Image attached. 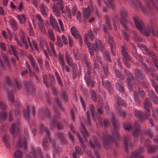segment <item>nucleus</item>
<instances>
[{"label": "nucleus", "instance_id": "c85d7f7f", "mask_svg": "<svg viewBox=\"0 0 158 158\" xmlns=\"http://www.w3.org/2000/svg\"><path fill=\"white\" fill-rule=\"evenodd\" d=\"M40 151L39 150L35 151L34 150H32V152H30V155L27 158H36L38 155H39Z\"/></svg>", "mask_w": 158, "mask_h": 158}, {"label": "nucleus", "instance_id": "20e7f679", "mask_svg": "<svg viewBox=\"0 0 158 158\" xmlns=\"http://www.w3.org/2000/svg\"><path fill=\"white\" fill-rule=\"evenodd\" d=\"M134 74L137 80H145V75L141 69L136 68L134 69Z\"/></svg>", "mask_w": 158, "mask_h": 158}, {"label": "nucleus", "instance_id": "b1692460", "mask_svg": "<svg viewBox=\"0 0 158 158\" xmlns=\"http://www.w3.org/2000/svg\"><path fill=\"white\" fill-rule=\"evenodd\" d=\"M141 64L142 67L144 69V71L145 73L148 76L149 75V73L151 72V69L147 64L143 61L141 62Z\"/></svg>", "mask_w": 158, "mask_h": 158}, {"label": "nucleus", "instance_id": "dca6fc26", "mask_svg": "<svg viewBox=\"0 0 158 158\" xmlns=\"http://www.w3.org/2000/svg\"><path fill=\"white\" fill-rule=\"evenodd\" d=\"M143 150V148L141 147L137 151L133 152L130 158H144L143 156H139V154L142 153Z\"/></svg>", "mask_w": 158, "mask_h": 158}, {"label": "nucleus", "instance_id": "f03ea898", "mask_svg": "<svg viewBox=\"0 0 158 158\" xmlns=\"http://www.w3.org/2000/svg\"><path fill=\"white\" fill-rule=\"evenodd\" d=\"M93 51L94 50L96 53L98 52L99 49L102 52H103L104 49L103 44L101 41L98 39L95 40V44L93 45Z\"/></svg>", "mask_w": 158, "mask_h": 158}, {"label": "nucleus", "instance_id": "a211bd4d", "mask_svg": "<svg viewBox=\"0 0 158 158\" xmlns=\"http://www.w3.org/2000/svg\"><path fill=\"white\" fill-rule=\"evenodd\" d=\"M104 87L107 90L110 94H113L114 88L110 81L108 80L106 81L104 85Z\"/></svg>", "mask_w": 158, "mask_h": 158}, {"label": "nucleus", "instance_id": "680f3d73", "mask_svg": "<svg viewBox=\"0 0 158 158\" xmlns=\"http://www.w3.org/2000/svg\"><path fill=\"white\" fill-rule=\"evenodd\" d=\"M136 48L135 46H133L132 47L133 50H132V55L136 59H137L138 53L136 50Z\"/></svg>", "mask_w": 158, "mask_h": 158}, {"label": "nucleus", "instance_id": "13d9d810", "mask_svg": "<svg viewBox=\"0 0 158 158\" xmlns=\"http://www.w3.org/2000/svg\"><path fill=\"white\" fill-rule=\"evenodd\" d=\"M49 44L50 47L51 48V49L53 52V56L55 57H57V55L56 53L55 50V49L54 45L51 42H50L49 43Z\"/></svg>", "mask_w": 158, "mask_h": 158}, {"label": "nucleus", "instance_id": "e2e57ef3", "mask_svg": "<svg viewBox=\"0 0 158 158\" xmlns=\"http://www.w3.org/2000/svg\"><path fill=\"white\" fill-rule=\"evenodd\" d=\"M134 40L135 41H141L142 40V38L139 36L136 33H134L133 36Z\"/></svg>", "mask_w": 158, "mask_h": 158}, {"label": "nucleus", "instance_id": "79ce46f5", "mask_svg": "<svg viewBox=\"0 0 158 158\" xmlns=\"http://www.w3.org/2000/svg\"><path fill=\"white\" fill-rule=\"evenodd\" d=\"M81 126L82 127L81 130V132L86 137L87 136H88L89 135V134L88 133L87 131L86 130L84 124L83 123H81Z\"/></svg>", "mask_w": 158, "mask_h": 158}, {"label": "nucleus", "instance_id": "473e14b6", "mask_svg": "<svg viewBox=\"0 0 158 158\" xmlns=\"http://www.w3.org/2000/svg\"><path fill=\"white\" fill-rule=\"evenodd\" d=\"M40 8L41 13L44 16H47L48 15L46 13V10L48 9L47 7L43 3H42Z\"/></svg>", "mask_w": 158, "mask_h": 158}, {"label": "nucleus", "instance_id": "cd10ccee", "mask_svg": "<svg viewBox=\"0 0 158 158\" xmlns=\"http://www.w3.org/2000/svg\"><path fill=\"white\" fill-rule=\"evenodd\" d=\"M148 143V144L147 145L148 150V152L150 153H152L154 152L155 150V147L154 146H151V141L148 140V141L146 142L145 144Z\"/></svg>", "mask_w": 158, "mask_h": 158}, {"label": "nucleus", "instance_id": "49530a36", "mask_svg": "<svg viewBox=\"0 0 158 158\" xmlns=\"http://www.w3.org/2000/svg\"><path fill=\"white\" fill-rule=\"evenodd\" d=\"M6 118V113L3 111L0 112V122L4 121Z\"/></svg>", "mask_w": 158, "mask_h": 158}, {"label": "nucleus", "instance_id": "864d4df0", "mask_svg": "<svg viewBox=\"0 0 158 158\" xmlns=\"http://www.w3.org/2000/svg\"><path fill=\"white\" fill-rule=\"evenodd\" d=\"M70 55L67 52L65 53V58L67 60V63L69 65L71 64V60H72V57H70Z\"/></svg>", "mask_w": 158, "mask_h": 158}, {"label": "nucleus", "instance_id": "4468645a", "mask_svg": "<svg viewBox=\"0 0 158 158\" xmlns=\"http://www.w3.org/2000/svg\"><path fill=\"white\" fill-rule=\"evenodd\" d=\"M133 19L136 27L139 31L141 30L144 27V25L142 21L138 20L137 17H133Z\"/></svg>", "mask_w": 158, "mask_h": 158}, {"label": "nucleus", "instance_id": "e433bc0d", "mask_svg": "<svg viewBox=\"0 0 158 158\" xmlns=\"http://www.w3.org/2000/svg\"><path fill=\"white\" fill-rule=\"evenodd\" d=\"M114 72L115 73V75L117 77L119 78L122 80H124L125 79L124 77L122 75L121 73L118 69H114Z\"/></svg>", "mask_w": 158, "mask_h": 158}, {"label": "nucleus", "instance_id": "ea45409f", "mask_svg": "<svg viewBox=\"0 0 158 158\" xmlns=\"http://www.w3.org/2000/svg\"><path fill=\"white\" fill-rule=\"evenodd\" d=\"M4 142L6 144V146L8 148H10V141L9 140V137L7 135H4L3 137Z\"/></svg>", "mask_w": 158, "mask_h": 158}, {"label": "nucleus", "instance_id": "37998d69", "mask_svg": "<svg viewBox=\"0 0 158 158\" xmlns=\"http://www.w3.org/2000/svg\"><path fill=\"white\" fill-rule=\"evenodd\" d=\"M146 53L147 55L151 57L154 60H156V57L155 56V55L152 50H148L146 52Z\"/></svg>", "mask_w": 158, "mask_h": 158}, {"label": "nucleus", "instance_id": "2eb2a0df", "mask_svg": "<svg viewBox=\"0 0 158 158\" xmlns=\"http://www.w3.org/2000/svg\"><path fill=\"white\" fill-rule=\"evenodd\" d=\"M84 79L87 85L91 89L95 87V82L93 79H92L91 77H84Z\"/></svg>", "mask_w": 158, "mask_h": 158}, {"label": "nucleus", "instance_id": "6e6552de", "mask_svg": "<svg viewBox=\"0 0 158 158\" xmlns=\"http://www.w3.org/2000/svg\"><path fill=\"white\" fill-rule=\"evenodd\" d=\"M121 53L124 60H131V57L130 55L128 52V49L126 46H122L121 47Z\"/></svg>", "mask_w": 158, "mask_h": 158}, {"label": "nucleus", "instance_id": "09e8293b", "mask_svg": "<svg viewBox=\"0 0 158 158\" xmlns=\"http://www.w3.org/2000/svg\"><path fill=\"white\" fill-rule=\"evenodd\" d=\"M84 15L86 19H88L90 15V10L89 8H86L84 10Z\"/></svg>", "mask_w": 158, "mask_h": 158}, {"label": "nucleus", "instance_id": "338daca9", "mask_svg": "<svg viewBox=\"0 0 158 158\" xmlns=\"http://www.w3.org/2000/svg\"><path fill=\"white\" fill-rule=\"evenodd\" d=\"M73 71H72V73H73V78L75 79L77 76V68L76 67H73Z\"/></svg>", "mask_w": 158, "mask_h": 158}, {"label": "nucleus", "instance_id": "a18cd8bd", "mask_svg": "<svg viewBox=\"0 0 158 158\" xmlns=\"http://www.w3.org/2000/svg\"><path fill=\"white\" fill-rule=\"evenodd\" d=\"M102 66L103 69V72L104 76L105 77H107L109 73L108 68L107 65H105L104 66L102 65Z\"/></svg>", "mask_w": 158, "mask_h": 158}, {"label": "nucleus", "instance_id": "6e6d98bb", "mask_svg": "<svg viewBox=\"0 0 158 158\" xmlns=\"http://www.w3.org/2000/svg\"><path fill=\"white\" fill-rule=\"evenodd\" d=\"M138 90L140 97L142 98H144L145 94L144 91L142 88L139 87L138 88Z\"/></svg>", "mask_w": 158, "mask_h": 158}, {"label": "nucleus", "instance_id": "4be33fe9", "mask_svg": "<svg viewBox=\"0 0 158 158\" xmlns=\"http://www.w3.org/2000/svg\"><path fill=\"white\" fill-rule=\"evenodd\" d=\"M16 18L18 19L20 24H22L25 23L26 17L24 14L18 15L16 16Z\"/></svg>", "mask_w": 158, "mask_h": 158}, {"label": "nucleus", "instance_id": "5fc2aeb1", "mask_svg": "<svg viewBox=\"0 0 158 158\" xmlns=\"http://www.w3.org/2000/svg\"><path fill=\"white\" fill-rule=\"evenodd\" d=\"M87 72L85 74L84 77H90L92 71L91 67H87Z\"/></svg>", "mask_w": 158, "mask_h": 158}, {"label": "nucleus", "instance_id": "7ed1b4c3", "mask_svg": "<svg viewBox=\"0 0 158 158\" xmlns=\"http://www.w3.org/2000/svg\"><path fill=\"white\" fill-rule=\"evenodd\" d=\"M36 18L39 21L38 25L40 31L43 33L46 34V31L44 25V21L41 16L40 14H37Z\"/></svg>", "mask_w": 158, "mask_h": 158}, {"label": "nucleus", "instance_id": "5701e85b", "mask_svg": "<svg viewBox=\"0 0 158 158\" xmlns=\"http://www.w3.org/2000/svg\"><path fill=\"white\" fill-rule=\"evenodd\" d=\"M139 31L141 32L144 35L147 37L149 35V31H150V32H152V34H154L152 29L149 27H148V29H146L143 27Z\"/></svg>", "mask_w": 158, "mask_h": 158}, {"label": "nucleus", "instance_id": "c756f323", "mask_svg": "<svg viewBox=\"0 0 158 158\" xmlns=\"http://www.w3.org/2000/svg\"><path fill=\"white\" fill-rule=\"evenodd\" d=\"M89 89L90 91V94L91 96V98L92 99L93 101L94 102H96V96L97 95V93L92 89L89 88Z\"/></svg>", "mask_w": 158, "mask_h": 158}, {"label": "nucleus", "instance_id": "9b49d317", "mask_svg": "<svg viewBox=\"0 0 158 158\" xmlns=\"http://www.w3.org/2000/svg\"><path fill=\"white\" fill-rule=\"evenodd\" d=\"M88 35L87 34H85L84 36V41L85 42L87 45L88 48V50L91 56H92L94 55L93 49V45L89 41L88 39Z\"/></svg>", "mask_w": 158, "mask_h": 158}, {"label": "nucleus", "instance_id": "de8ad7c7", "mask_svg": "<svg viewBox=\"0 0 158 158\" xmlns=\"http://www.w3.org/2000/svg\"><path fill=\"white\" fill-rule=\"evenodd\" d=\"M27 25L29 28V35L31 36H33L35 34L34 30L32 27L31 24L29 21L27 22Z\"/></svg>", "mask_w": 158, "mask_h": 158}, {"label": "nucleus", "instance_id": "7c9ffc66", "mask_svg": "<svg viewBox=\"0 0 158 158\" xmlns=\"http://www.w3.org/2000/svg\"><path fill=\"white\" fill-rule=\"evenodd\" d=\"M123 141L124 145L126 147V151H127L128 147V145L129 143H130L129 146L130 148H132L133 145L131 143H130V141L129 139L128 138H126V137H125Z\"/></svg>", "mask_w": 158, "mask_h": 158}, {"label": "nucleus", "instance_id": "58836bf2", "mask_svg": "<svg viewBox=\"0 0 158 158\" xmlns=\"http://www.w3.org/2000/svg\"><path fill=\"white\" fill-rule=\"evenodd\" d=\"M89 109L93 119L94 120H96L95 114L94 113L95 108L94 106L92 104H90L89 105Z\"/></svg>", "mask_w": 158, "mask_h": 158}, {"label": "nucleus", "instance_id": "0eeeda50", "mask_svg": "<svg viewBox=\"0 0 158 158\" xmlns=\"http://www.w3.org/2000/svg\"><path fill=\"white\" fill-rule=\"evenodd\" d=\"M49 22L53 28L55 29L57 32H60V28L58 25L56 20L53 17L52 14H51L50 16Z\"/></svg>", "mask_w": 158, "mask_h": 158}, {"label": "nucleus", "instance_id": "c9c22d12", "mask_svg": "<svg viewBox=\"0 0 158 158\" xmlns=\"http://www.w3.org/2000/svg\"><path fill=\"white\" fill-rule=\"evenodd\" d=\"M61 94H60L61 98L67 102L68 101L67 92L66 90L61 91Z\"/></svg>", "mask_w": 158, "mask_h": 158}, {"label": "nucleus", "instance_id": "f257e3e1", "mask_svg": "<svg viewBox=\"0 0 158 158\" xmlns=\"http://www.w3.org/2000/svg\"><path fill=\"white\" fill-rule=\"evenodd\" d=\"M103 146L106 149L110 148L112 143L115 142V140L112 136L107 134H103Z\"/></svg>", "mask_w": 158, "mask_h": 158}, {"label": "nucleus", "instance_id": "2f4dec72", "mask_svg": "<svg viewBox=\"0 0 158 158\" xmlns=\"http://www.w3.org/2000/svg\"><path fill=\"white\" fill-rule=\"evenodd\" d=\"M6 90L7 95V99L9 101H10L11 103H13L14 102V97L12 91L10 92L8 90Z\"/></svg>", "mask_w": 158, "mask_h": 158}, {"label": "nucleus", "instance_id": "052dcab7", "mask_svg": "<svg viewBox=\"0 0 158 158\" xmlns=\"http://www.w3.org/2000/svg\"><path fill=\"white\" fill-rule=\"evenodd\" d=\"M120 14L124 21L125 22L126 21V19L127 17V15L124 10H121L120 11Z\"/></svg>", "mask_w": 158, "mask_h": 158}, {"label": "nucleus", "instance_id": "0e129e2a", "mask_svg": "<svg viewBox=\"0 0 158 158\" xmlns=\"http://www.w3.org/2000/svg\"><path fill=\"white\" fill-rule=\"evenodd\" d=\"M60 53L59 54V60L60 61V64L62 65H64L65 64V63L64 61L63 57L62 56V54H61L60 52Z\"/></svg>", "mask_w": 158, "mask_h": 158}, {"label": "nucleus", "instance_id": "423d86ee", "mask_svg": "<svg viewBox=\"0 0 158 158\" xmlns=\"http://www.w3.org/2000/svg\"><path fill=\"white\" fill-rule=\"evenodd\" d=\"M143 107L146 112L150 114L151 109L152 107V103L148 98H146L143 103Z\"/></svg>", "mask_w": 158, "mask_h": 158}, {"label": "nucleus", "instance_id": "a878e982", "mask_svg": "<svg viewBox=\"0 0 158 158\" xmlns=\"http://www.w3.org/2000/svg\"><path fill=\"white\" fill-rule=\"evenodd\" d=\"M95 144L97 147L98 148H100V144L96 138H94V140H90V144L93 148H94Z\"/></svg>", "mask_w": 158, "mask_h": 158}, {"label": "nucleus", "instance_id": "1a4fd4ad", "mask_svg": "<svg viewBox=\"0 0 158 158\" xmlns=\"http://www.w3.org/2000/svg\"><path fill=\"white\" fill-rule=\"evenodd\" d=\"M111 121L115 133V134L116 135L118 138H119V135L118 131V129L119 128V126L120 125L119 121L117 119H115L114 117H112L111 119Z\"/></svg>", "mask_w": 158, "mask_h": 158}, {"label": "nucleus", "instance_id": "393cba45", "mask_svg": "<svg viewBox=\"0 0 158 158\" xmlns=\"http://www.w3.org/2000/svg\"><path fill=\"white\" fill-rule=\"evenodd\" d=\"M115 85L117 89L121 93H125V90L123 86V83L121 81L115 83Z\"/></svg>", "mask_w": 158, "mask_h": 158}, {"label": "nucleus", "instance_id": "3c124183", "mask_svg": "<svg viewBox=\"0 0 158 158\" xmlns=\"http://www.w3.org/2000/svg\"><path fill=\"white\" fill-rule=\"evenodd\" d=\"M108 41L110 46V48L115 47L114 43V40L113 39L112 37L110 35H108Z\"/></svg>", "mask_w": 158, "mask_h": 158}, {"label": "nucleus", "instance_id": "4d7b16f0", "mask_svg": "<svg viewBox=\"0 0 158 158\" xmlns=\"http://www.w3.org/2000/svg\"><path fill=\"white\" fill-rule=\"evenodd\" d=\"M107 4L110 8L112 9L115 8V5L113 2V0H107Z\"/></svg>", "mask_w": 158, "mask_h": 158}, {"label": "nucleus", "instance_id": "6ab92c4d", "mask_svg": "<svg viewBox=\"0 0 158 158\" xmlns=\"http://www.w3.org/2000/svg\"><path fill=\"white\" fill-rule=\"evenodd\" d=\"M124 71L127 77V83L132 82V80L134 79L133 74L130 71L126 69H124Z\"/></svg>", "mask_w": 158, "mask_h": 158}, {"label": "nucleus", "instance_id": "603ef678", "mask_svg": "<svg viewBox=\"0 0 158 158\" xmlns=\"http://www.w3.org/2000/svg\"><path fill=\"white\" fill-rule=\"evenodd\" d=\"M27 110H23V113L24 116L26 118H27L28 120L29 119V107L27 106Z\"/></svg>", "mask_w": 158, "mask_h": 158}, {"label": "nucleus", "instance_id": "bb28decb", "mask_svg": "<svg viewBox=\"0 0 158 158\" xmlns=\"http://www.w3.org/2000/svg\"><path fill=\"white\" fill-rule=\"evenodd\" d=\"M103 57L105 60L108 61L110 62H112L110 54L109 52L105 51L103 53Z\"/></svg>", "mask_w": 158, "mask_h": 158}, {"label": "nucleus", "instance_id": "a19ab883", "mask_svg": "<svg viewBox=\"0 0 158 158\" xmlns=\"http://www.w3.org/2000/svg\"><path fill=\"white\" fill-rule=\"evenodd\" d=\"M81 126L82 127L81 130V132L86 137L87 136H88L89 135V134L88 133L87 131L86 130L84 124L83 123H81Z\"/></svg>", "mask_w": 158, "mask_h": 158}, {"label": "nucleus", "instance_id": "f704fd0d", "mask_svg": "<svg viewBox=\"0 0 158 158\" xmlns=\"http://www.w3.org/2000/svg\"><path fill=\"white\" fill-rule=\"evenodd\" d=\"M58 6H53L52 10L53 13L58 17H60L61 15L60 10Z\"/></svg>", "mask_w": 158, "mask_h": 158}, {"label": "nucleus", "instance_id": "c03bdc74", "mask_svg": "<svg viewBox=\"0 0 158 158\" xmlns=\"http://www.w3.org/2000/svg\"><path fill=\"white\" fill-rule=\"evenodd\" d=\"M114 98H116V102L118 105L120 106L123 105L124 103L123 101L120 97L118 96H116Z\"/></svg>", "mask_w": 158, "mask_h": 158}, {"label": "nucleus", "instance_id": "4c0bfd02", "mask_svg": "<svg viewBox=\"0 0 158 158\" xmlns=\"http://www.w3.org/2000/svg\"><path fill=\"white\" fill-rule=\"evenodd\" d=\"M14 158H22L23 156L22 152L19 150H16L14 152Z\"/></svg>", "mask_w": 158, "mask_h": 158}, {"label": "nucleus", "instance_id": "39448f33", "mask_svg": "<svg viewBox=\"0 0 158 158\" xmlns=\"http://www.w3.org/2000/svg\"><path fill=\"white\" fill-rule=\"evenodd\" d=\"M136 116L139 117L141 120L143 121L148 119L150 114L146 111L143 112L141 111L135 110V112Z\"/></svg>", "mask_w": 158, "mask_h": 158}, {"label": "nucleus", "instance_id": "ddd939ff", "mask_svg": "<svg viewBox=\"0 0 158 158\" xmlns=\"http://www.w3.org/2000/svg\"><path fill=\"white\" fill-rule=\"evenodd\" d=\"M60 118V113L58 112H56L55 114L52 118V123L50 126L51 129H53L55 128L56 122Z\"/></svg>", "mask_w": 158, "mask_h": 158}, {"label": "nucleus", "instance_id": "aec40b11", "mask_svg": "<svg viewBox=\"0 0 158 158\" xmlns=\"http://www.w3.org/2000/svg\"><path fill=\"white\" fill-rule=\"evenodd\" d=\"M27 142L25 140H23V139H20L17 141V147L19 148H22L23 147V144L24 148L25 149H26L27 148Z\"/></svg>", "mask_w": 158, "mask_h": 158}, {"label": "nucleus", "instance_id": "bf43d9fd", "mask_svg": "<svg viewBox=\"0 0 158 158\" xmlns=\"http://www.w3.org/2000/svg\"><path fill=\"white\" fill-rule=\"evenodd\" d=\"M57 4L59 6V7L60 9H61L62 12L63 13L64 3L63 2V1L62 0H58Z\"/></svg>", "mask_w": 158, "mask_h": 158}, {"label": "nucleus", "instance_id": "72a5a7b5", "mask_svg": "<svg viewBox=\"0 0 158 158\" xmlns=\"http://www.w3.org/2000/svg\"><path fill=\"white\" fill-rule=\"evenodd\" d=\"M57 136L62 141V143L65 144H67L68 143L67 141L64 138V134L62 132H58L57 134Z\"/></svg>", "mask_w": 158, "mask_h": 158}, {"label": "nucleus", "instance_id": "9d476101", "mask_svg": "<svg viewBox=\"0 0 158 158\" xmlns=\"http://www.w3.org/2000/svg\"><path fill=\"white\" fill-rule=\"evenodd\" d=\"M44 83L47 87L52 86V82H55V77L53 75L50 76L49 80L47 79V77L46 75L43 76Z\"/></svg>", "mask_w": 158, "mask_h": 158}, {"label": "nucleus", "instance_id": "8fccbe9b", "mask_svg": "<svg viewBox=\"0 0 158 158\" xmlns=\"http://www.w3.org/2000/svg\"><path fill=\"white\" fill-rule=\"evenodd\" d=\"M55 76L56 77V80H57L58 83L60 86H62L63 85V84L62 83L61 78L59 73L57 72H55Z\"/></svg>", "mask_w": 158, "mask_h": 158}, {"label": "nucleus", "instance_id": "69168bd1", "mask_svg": "<svg viewBox=\"0 0 158 158\" xmlns=\"http://www.w3.org/2000/svg\"><path fill=\"white\" fill-rule=\"evenodd\" d=\"M57 44L58 46L59 47H62L63 45V42L61 41L60 38L59 36H57Z\"/></svg>", "mask_w": 158, "mask_h": 158}, {"label": "nucleus", "instance_id": "f8f14e48", "mask_svg": "<svg viewBox=\"0 0 158 158\" xmlns=\"http://www.w3.org/2000/svg\"><path fill=\"white\" fill-rule=\"evenodd\" d=\"M39 115L41 119H43L45 115L48 118H51V113L46 108L40 110L39 112Z\"/></svg>", "mask_w": 158, "mask_h": 158}, {"label": "nucleus", "instance_id": "774afa93", "mask_svg": "<svg viewBox=\"0 0 158 158\" xmlns=\"http://www.w3.org/2000/svg\"><path fill=\"white\" fill-rule=\"evenodd\" d=\"M93 65L94 69L97 71H99L100 69V67L99 64L95 60H94Z\"/></svg>", "mask_w": 158, "mask_h": 158}, {"label": "nucleus", "instance_id": "f3484780", "mask_svg": "<svg viewBox=\"0 0 158 158\" xmlns=\"http://www.w3.org/2000/svg\"><path fill=\"white\" fill-rule=\"evenodd\" d=\"M97 118L100 126L104 127L105 128H106L110 125V123L108 120L104 119L102 122L100 117H97Z\"/></svg>", "mask_w": 158, "mask_h": 158}, {"label": "nucleus", "instance_id": "412c9836", "mask_svg": "<svg viewBox=\"0 0 158 158\" xmlns=\"http://www.w3.org/2000/svg\"><path fill=\"white\" fill-rule=\"evenodd\" d=\"M9 23L14 31L17 30L18 25L17 22L15 21V19H10L9 21Z\"/></svg>", "mask_w": 158, "mask_h": 158}]
</instances>
